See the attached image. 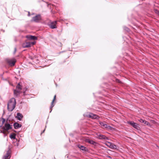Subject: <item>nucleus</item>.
<instances>
[{"instance_id": "28", "label": "nucleus", "mask_w": 159, "mask_h": 159, "mask_svg": "<svg viewBox=\"0 0 159 159\" xmlns=\"http://www.w3.org/2000/svg\"><path fill=\"white\" fill-rule=\"evenodd\" d=\"M151 122H152V123H153V124H155L156 123V122L155 121H154V120H151Z\"/></svg>"}, {"instance_id": "8", "label": "nucleus", "mask_w": 159, "mask_h": 159, "mask_svg": "<svg viewBox=\"0 0 159 159\" xmlns=\"http://www.w3.org/2000/svg\"><path fill=\"white\" fill-rule=\"evenodd\" d=\"M11 157V151L9 150L7 151L6 154L3 157V159H10Z\"/></svg>"}, {"instance_id": "26", "label": "nucleus", "mask_w": 159, "mask_h": 159, "mask_svg": "<svg viewBox=\"0 0 159 159\" xmlns=\"http://www.w3.org/2000/svg\"><path fill=\"white\" fill-rule=\"evenodd\" d=\"M31 43V45L32 44V45H34L35 43H36V42L35 41H34L33 42H32V43Z\"/></svg>"}, {"instance_id": "19", "label": "nucleus", "mask_w": 159, "mask_h": 159, "mask_svg": "<svg viewBox=\"0 0 159 159\" xmlns=\"http://www.w3.org/2000/svg\"><path fill=\"white\" fill-rule=\"evenodd\" d=\"M56 95H55L54 96V98H53V99L52 102V105H51V106H52V107H53V106H54V105H53V103L54 102V101H55V100L56 99Z\"/></svg>"}, {"instance_id": "31", "label": "nucleus", "mask_w": 159, "mask_h": 159, "mask_svg": "<svg viewBox=\"0 0 159 159\" xmlns=\"http://www.w3.org/2000/svg\"><path fill=\"white\" fill-rule=\"evenodd\" d=\"M25 93V92H24V95Z\"/></svg>"}, {"instance_id": "24", "label": "nucleus", "mask_w": 159, "mask_h": 159, "mask_svg": "<svg viewBox=\"0 0 159 159\" xmlns=\"http://www.w3.org/2000/svg\"><path fill=\"white\" fill-rule=\"evenodd\" d=\"M99 124L102 126H103L104 125L105 123L102 122H99Z\"/></svg>"}, {"instance_id": "7", "label": "nucleus", "mask_w": 159, "mask_h": 159, "mask_svg": "<svg viewBox=\"0 0 159 159\" xmlns=\"http://www.w3.org/2000/svg\"><path fill=\"white\" fill-rule=\"evenodd\" d=\"M127 123L131 126H132L134 128L138 129L139 127H138V124L132 121H128Z\"/></svg>"}, {"instance_id": "29", "label": "nucleus", "mask_w": 159, "mask_h": 159, "mask_svg": "<svg viewBox=\"0 0 159 159\" xmlns=\"http://www.w3.org/2000/svg\"><path fill=\"white\" fill-rule=\"evenodd\" d=\"M107 157H109V158H111V157L110 156H108Z\"/></svg>"}, {"instance_id": "18", "label": "nucleus", "mask_w": 159, "mask_h": 159, "mask_svg": "<svg viewBox=\"0 0 159 159\" xmlns=\"http://www.w3.org/2000/svg\"><path fill=\"white\" fill-rule=\"evenodd\" d=\"M103 127L105 128H106L107 129H111V127L109 126L108 125L106 124H105L103 126Z\"/></svg>"}, {"instance_id": "5", "label": "nucleus", "mask_w": 159, "mask_h": 159, "mask_svg": "<svg viewBox=\"0 0 159 159\" xmlns=\"http://www.w3.org/2000/svg\"><path fill=\"white\" fill-rule=\"evenodd\" d=\"M16 61V60L14 58L7 60V63L11 66H14Z\"/></svg>"}, {"instance_id": "25", "label": "nucleus", "mask_w": 159, "mask_h": 159, "mask_svg": "<svg viewBox=\"0 0 159 159\" xmlns=\"http://www.w3.org/2000/svg\"><path fill=\"white\" fill-rule=\"evenodd\" d=\"M2 124H3L5 122L6 120L4 118H2Z\"/></svg>"}, {"instance_id": "6", "label": "nucleus", "mask_w": 159, "mask_h": 159, "mask_svg": "<svg viewBox=\"0 0 159 159\" xmlns=\"http://www.w3.org/2000/svg\"><path fill=\"white\" fill-rule=\"evenodd\" d=\"M41 20V16L39 15H38L36 16H35L33 18L32 20L36 22H39L40 20Z\"/></svg>"}, {"instance_id": "4", "label": "nucleus", "mask_w": 159, "mask_h": 159, "mask_svg": "<svg viewBox=\"0 0 159 159\" xmlns=\"http://www.w3.org/2000/svg\"><path fill=\"white\" fill-rule=\"evenodd\" d=\"M105 145L109 148L113 149H116V145L114 144L113 143L107 141L105 143Z\"/></svg>"}, {"instance_id": "17", "label": "nucleus", "mask_w": 159, "mask_h": 159, "mask_svg": "<svg viewBox=\"0 0 159 159\" xmlns=\"http://www.w3.org/2000/svg\"><path fill=\"white\" fill-rule=\"evenodd\" d=\"M16 134L15 133L11 134L10 135V137L11 139H16Z\"/></svg>"}, {"instance_id": "9", "label": "nucleus", "mask_w": 159, "mask_h": 159, "mask_svg": "<svg viewBox=\"0 0 159 159\" xmlns=\"http://www.w3.org/2000/svg\"><path fill=\"white\" fill-rule=\"evenodd\" d=\"M57 23V21H55L52 22H51L49 26L52 29H56L57 28L56 25Z\"/></svg>"}, {"instance_id": "15", "label": "nucleus", "mask_w": 159, "mask_h": 159, "mask_svg": "<svg viewBox=\"0 0 159 159\" xmlns=\"http://www.w3.org/2000/svg\"><path fill=\"white\" fill-rule=\"evenodd\" d=\"M99 138L100 139H104L107 140L108 138L105 135L102 134H100L99 135Z\"/></svg>"}, {"instance_id": "13", "label": "nucleus", "mask_w": 159, "mask_h": 159, "mask_svg": "<svg viewBox=\"0 0 159 159\" xmlns=\"http://www.w3.org/2000/svg\"><path fill=\"white\" fill-rule=\"evenodd\" d=\"M22 46L24 48L30 47H31V43L30 42H26L23 43Z\"/></svg>"}, {"instance_id": "14", "label": "nucleus", "mask_w": 159, "mask_h": 159, "mask_svg": "<svg viewBox=\"0 0 159 159\" xmlns=\"http://www.w3.org/2000/svg\"><path fill=\"white\" fill-rule=\"evenodd\" d=\"M14 128L15 129H18L22 126V125L17 122L13 124Z\"/></svg>"}, {"instance_id": "2", "label": "nucleus", "mask_w": 159, "mask_h": 159, "mask_svg": "<svg viewBox=\"0 0 159 159\" xmlns=\"http://www.w3.org/2000/svg\"><path fill=\"white\" fill-rule=\"evenodd\" d=\"M22 89V86L19 83L17 85L16 89L14 90V95L16 96H17L21 93V90Z\"/></svg>"}, {"instance_id": "27", "label": "nucleus", "mask_w": 159, "mask_h": 159, "mask_svg": "<svg viewBox=\"0 0 159 159\" xmlns=\"http://www.w3.org/2000/svg\"><path fill=\"white\" fill-rule=\"evenodd\" d=\"M116 81L118 83H121V82L119 79H116Z\"/></svg>"}, {"instance_id": "16", "label": "nucleus", "mask_w": 159, "mask_h": 159, "mask_svg": "<svg viewBox=\"0 0 159 159\" xmlns=\"http://www.w3.org/2000/svg\"><path fill=\"white\" fill-rule=\"evenodd\" d=\"M87 142L89 143L92 144L93 145H95L97 143L92 140H90V139H88L87 140Z\"/></svg>"}, {"instance_id": "1", "label": "nucleus", "mask_w": 159, "mask_h": 159, "mask_svg": "<svg viewBox=\"0 0 159 159\" xmlns=\"http://www.w3.org/2000/svg\"><path fill=\"white\" fill-rule=\"evenodd\" d=\"M16 104L15 99L11 98L8 101L7 103V109L9 111H12L15 108Z\"/></svg>"}, {"instance_id": "3", "label": "nucleus", "mask_w": 159, "mask_h": 159, "mask_svg": "<svg viewBox=\"0 0 159 159\" xmlns=\"http://www.w3.org/2000/svg\"><path fill=\"white\" fill-rule=\"evenodd\" d=\"M11 128L12 127L9 124L6 123L2 127V129H3V133H5L8 130L11 129Z\"/></svg>"}, {"instance_id": "10", "label": "nucleus", "mask_w": 159, "mask_h": 159, "mask_svg": "<svg viewBox=\"0 0 159 159\" xmlns=\"http://www.w3.org/2000/svg\"><path fill=\"white\" fill-rule=\"evenodd\" d=\"M88 116L89 117L92 119H98L99 118V117L98 115L91 113L89 114Z\"/></svg>"}, {"instance_id": "21", "label": "nucleus", "mask_w": 159, "mask_h": 159, "mask_svg": "<svg viewBox=\"0 0 159 159\" xmlns=\"http://www.w3.org/2000/svg\"><path fill=\"white\" fill-rule=\"evenodd\" d=\"M144 124H146L148 126H151L150 123L148 121H146L145 120Z\"/></svg>"}, {"instance_id": "22", "label": "nucleus", "mask_w": 159, "mask_h": 159, "mask_svg": "<svg viewBox=\"0 0 159 159\" xmlns=\"http://www.w3.org/2000/svg\"><path fill=\"white\" fill-rule=\"evenodd\" d=\"M139 121L141 123H144V122L145 121V120H143L142 119H141L139 120Z\"/></svg>"}, {"instance_id": "23", "label": "nucleus", "mask_w": 159, "mask_h": 159, "mask_svg": "<svg viewBox=\"0 0 159 159\" xmlns=\"http://www.w3.org/2000/svg\"><path fill=\"white\" fill-rule=\"evenodd\" d=\"M154 11L156 13L159 15V11L155 9L154 10Z\"/></svg>"}, {"instance_id": "12", "label": "nucleus", "mask_w": 159, "mask_h": 159, "mask_svg": "<svg viewBox=\"0 0 159 159\" xmlns=\"http://www.w3.org/2000/svg\"><path fill=\"white\" fill-rule=\"evenodd\" d=\"M26 38L29 40H37V37L31 35H27Z\"/></svg>"}, {"instance_id": "20", "label": "nucleus", "mask_w": 159, "mask_h": 159, "mask_svg": "<svg viewBox=\"0 0 159 159\" xmlns=\"http://www.w3.org/2000/svg\"><path fill=\"white\" fill-rule=\"evenodd\" d=\"M79 148L82 150H85L86 148L84 146H80L79 147Z\"/></svg>"}, {"instance_id": "11", "label": "nucleus", "mask_w": 159, "mask_h": 159, "mask_svg": "<svg viewBox=\"0 0 159 159\" xmlns=\"http://www.w3.org/2000/svg\"><path fill=\"white\" fill-rule=\"evenodd\" d=\"M23 117V116L22 114L20 113H17V116H16V118L19 120H21L22 119Z\"/></svg>"}, {"instance_id": "30", "label": "nucleus", "mask_w": 159, "mask_h": 159, "mask_svg": "<svg viewBox=\"0 0 159 159\" xmlns=\"http://www.w3.org/2000/svg\"><path fill=\"white\" fill-rule=\"evenodd\" d=\"M16 48H15V52H16Z\"/></svg>"}]
</instances>
